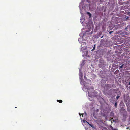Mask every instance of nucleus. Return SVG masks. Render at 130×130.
<instances>
[{
  "mask_svg": "<svg viewBox=\"0 0 130 130\" xmlns=\"http://www.w3.org/2000/svg\"><path fill=\"white\" fill-rule=\"evenodd\" d=\"M120 111L124 117H125L127 115V112L124 108H121L120 110Z\"/></svg>",
  "mask_w": 130,
  "mask_h": 130,
  "instance_id": "nucleus-1",
  "label": "nucleus"
},
{
  "mask_svg": "<svg viewBox=\"0 0 130 130\" xmlns=\"http://www.w3.org/2000/svg\"><path fill=\"white\" fill-rule=\"evenodd\" d=\"M107 113L105 110H101V112L99 114L104 117H106Z\"/></svg>",
  "mask_w": 130,
  "mask_h": 130,
  "instance_id": "nucleus-2",
  "label": "nucleus"
},
{
  "mask_svg": "<svg viewBox=\"0 0 130 130\" xmlns=\"http://www.w3.org/2000/svg\"><path fill=\"white\" fill-rule=\"evenodd\" d=\"M111 87V84H106L105 85L104 88V90L106 91L107 90H108L109 89H110Z\"/></svg>",
  "mask_w": 130,
  "mask_h": 130,
  "instance_id": "nucleus-3",
  "label": "nucleus"
},
{
  "mask_svg": "<svg viewBox=\"0 0 130 130\" xmlns=\"http://www.w3.org/2000/svg\"><path fill=\"white\" fill-rule=\"evenodd\" d=\"M98 111L99 110L98 109H97L96 110H95L94 111L93 113V115L95 118H97Z\"/></svg>",
  "mask_w": 130,
  "mask_h": 130,
  "instance_id": "nucleus-4",
  "label": "nucleus"
},
{
  "mask_svg": "<svg viewBox=\"0 0 130 130\" xmlns=\"http://www.w3.org/2000/svg\"><path fill=\"white\" fill-rule=\"evenodd\" d=\"M79 75L80 77V78L81 79L83 77V75L82 72H81V71L80 70H79Z\"/></svg>",
  "mask_w": 130,
  "mask_h": 130,
  "instance_id": "nucleus-5",
  "label": "nucleus"
},
{
  "mask_svg": "<svg viewBox=\"0 0 130 130\" xmlns=\"http://www.w3.org/2000/svg\"><path fill=\"white\" fill-rule=\"evenodd\" d=\"M119 72V70H116L114 72V74H117Z\"/></svg>",
  "mask_w": 130,
  "mask_h": 130,
  "instance_id": "nucleus-6",
  "label": "nucleus"
},
{
  "mask_svg": "<svg viewBox=\"0 0 130 130\" xmlns=\"http://www.w3.org/2000/svg\"><path fill=\"white\" fill-rule=\"evenodd\" d=\"M57 102H59V103H61L62 102V101L61 100H57Z\"/></svg>",
  "mask_w": 130,
  "mask_h": 130,
  "instance_id": "nucleus-7",
  "label": "nucleus"
},
{
  "mask_svg": "<svg viewBox=\"0 0 130 130\" xmlns=\"http://www.w3.org/2000/svg\"><path fill=\"white\" fill-rule=\"evenodd\" d=\"M117 101H116L115 103V104L114 105L115 106V107H116L117 106Z\"/></svg>",
  "mask_w": 130,
  "mask_h": 130,
  "instance_id": "nucleus-8",
  "label": "nucleus"
},
{
  "mask_svg": "<svg viewBox=\"0 0 130 130\" xmlns=\"http://www.w3.org/2000/svg\"><path fill=\"white\" fill-rule=\"evenodd\" d=\"M91 93V92L90 93L89 92H88V95L89 96L91 97L92 96L90 95Z\"/></svg>",
  "mask_w": 130,
  "mask_h": 130,
  "instance_id": "nucleus-9",
  "label": "nucleus"
},
{
  "mask_svg": "<svg viewBox=\"0 0 130 130\" xmlns=\"http://www.w3.org/2000/svg\"><path fill=\"white\" fill-rule=\"evenodd\" d=\"M87 14L89 15V18L91 17V15L90 13H89V12H87Z\"/></svg>",
  "mask_w": 130,
  "mask_h": 130,
  "instance_id": "nucleus-10",
  "label": "nucleus"
},
{
  "mask_svg": "<svg viewBox=\"0 0 130 130\" xmlns=\"http://www.w3.org/2000/svg\"><path fill=\"white\" fill-rule=\"evenodd\" d=\"M110 115L111 116H113L114 115V113L112 112H111L110 113Z\"/></svg>",
  "mask_w": 130,
  "mask_h": 130,
  "instance_id": "nucleus-11",
  "label": "nucleus"
},
{
  "mask_svg": "<svg viewBox=\"0 0 130 130\" xmlns=\"http://www.w3.org/2000/svg\"><path fill=\"white\" fill-rule=\"evenodd\" d=\"M95 45H94L93 48V49H92V50H94L95 49Z\"/></svg>",
  "mask_w": 130,
  "mask_h": 130,
  "instance_id": "nucleus-12",
  "label": "nucleus"
},
{
  "mask_svg": "<svg viewBox=\"0 0 130 130\" xmlns=\"http://www.w3.org/2000/svg\"><path fill=\"white\" fill-rule=\"evenodd\" d=\"M123 65H124L123 64V65H122L121 66H120V68H123Z\"/></svg>",
  "mask_w": 130,
  "mask_h": 130,
  "instance_id": "nucleus-13",
  "label": "nucleus"
},
{
  "mask_svg": "<svg viewBox=\"0 0 130 130\" xmlns=\"http://www.w3.org/2000/svg\"><path fill=\"white\" fill-rule=\"evenodd\" d=\"M87 122L89 124V125L91 127H92V125L90 124L88 122Z\"/></svg>",
  "mask_w": 130,
  "mask_h": 130,
  "instance_id": "nucleus-14",
  "label": "nucleus"
},
{
  "mask_svg": "<svg viewBox=\"0 0 130 130\" xmlns=\"http://www.w3.org/2000/svg\"><path fill=\"white\" fill-rule=\"evenodd\" d=\"M120 96H118L116 97V99L117 100L118 99V98H119Z\"/></svg>",
  "mask_w": 130,
  "mask_h": 130,
  "instance_id": "nucleus-15",
  "label": "nucleus"
},
{
  "mask_svg": "<svg viewBox=\"0 0 130 130\" xmlns=\"http://www.w3.org/2000/svg\"><path fill=\"white\" fill-rule=\"evenodd\" d=\"M113 32L112 31H111L109 32V34H111Z\"/></svg>",
  "mask_w": 130,
  "mask_h": 130,
  "instance_id": "nucleus-16",
  "label": "nucleus"
},
{
  "mask_svg": "<svg viewBox=\"0 0 130 130\" xmlns=\"http://www.w3.org/2000/svg\"><path fill=\"white\" fill-rule=\"evenodd\" d=\"M91 89L92 90V91H94V89L93 88H91Z\"/></svg>",
  "mask_w": 130,
  "mask_h": 130,
  "instance_id": "nucleus-17",
  "label": "nucleus"
},
{
  "mask_svg": "<svg viewBox=\"0 0 130 130\" xmlns=\"http://www.w3.org/2000/svg\"><path fill=\"white\" fill-rule=\"evenodd\" d=\"M83 122L84 123H85V122H87L85 120H83Z\"/></svg>",
  "mask_w": 130,
  "mask_h": 130,
  "instance_id": "nucleus-18",
  "label": "nucleus"
},
{
  "mask_svg": "<svg viewBox=\"0 0 130 130\" xmlns=\"http://www.w3.org/2000/svg\"><path fill=\"white\" fill-rule=\"evenodd\" d=\"M128 89H128V90H130V86L129 87Z\"/></svg>",
  "mask_w": 130,
  "mask_h": 130,
  "instance_id": "nucleus-19",
  "label": "nucleus"
},
{
  "mask_svg": "<svg viewBox=\"0 0 130 130\" xmlns=\"http://www.w3.org/2000/svg\"><path fill=\"white\" fill-rule=\"evenodd\" d=\"M128 85H130V82L128 83Z\"/></svg>",
  "mask_w": 130,
  "mask_h": 130,
  "instance_id": "nucleus-20",
  "label": "nucleus"
},
{
  "mask_svg": "<svg viewBox=\"0 0 130 130\" xmlns=\"http://www.w3.org/2000/svg\"><path fill=\"white\" fill-rule=\"evenodd\" d=\"M125 3H126V2H124V3L125 4H126Z\"/></svg>",
  "mask_w": 130,
  "mask_h": 130,
  "instance_id": "nucleus-21",
  "label": "nucleus"
},
{
  "mask_svg": "<svg viewBox=\"0 0 130 130\" xmlns=\"http://www.w3.org/2000/svg\"><path fill=\"white\" fill-rule=\"evenodd\" d=\"M111 119L112 120V119H113V118H111Z\"/></svg>",
  "mask_w": 130,
  "mask_h": 130,
  "instance_id": "nucleus-22",
  "label": "nucleus"
},
{
  "mask_svg": "<svg viewBox=\"0 0 130 130\" xmlns=\"http://www.w3.org/2000/svg\"><path fill=\"white\" fill-rule=\"evenodd\" d=\"M90 31V30L89 31H87V32H89V31Z\"/></svg>",
  "mask_w": 130,
  "mask_h": 130,
  "instance_id": "nucleus-23",
  "label": "nucleus"
},
{
  "mask_svg": "<svg viewBox=\"0 0 130 130\" xmlns=\"http://www.w3.org/2000/svg\"><path fill=\"white\" fill-rule=\"evenodd\" d=\"M87 1L88 2H88V0H87Z\"/></svg>",
  "mask_w": 130,
  "mask_h": 130,
  "instance_id": "nucleus-24",
  "label": "nucleus"
},
{
  "mask_svg": "<svg viewBox=\"0 0 130 130\" xmlns=\"http://www.w3.org/2000/svg\"><path fill=\"white\" fill-rule=\"evenodd\" d=\"M128 18H128V17H127V19H128Z\"/></svg>",
  "mask_w": 130,
  "mask_h": 130,
  "instance_id": "nucleus-25",
  "label": "nucleus"
},
{
  "mask_svg": "<svg viewBox=\"0 0 130 130\" xmlns=\"http://www.w3.org/2000/svg\"><path fill=\"white\" fill-rule=\"evenodd\" d=\"M94 93V92H92V93Z\"/></svg>",
  "mask_w": 130,
  "mask_h": 130,
  "instance_id": "nucleus-26",
  "label": "nucleus"
},
{
  "mask_svg": "<svg viewBox=\"0 0 130 130\" xmlns=\"http://www.w3.org/2000/svg\"><path fill=\"white\" fill-rule=\"evenodd\" d=\"M95 92V93H96L95 94H96V92Z\"/></svg>",
  "mask_w": 130,
  "mask_h": 130,
  "instance_id": "nucleus-27",
  "label": "nucleus"
},
{
  "mask_svg": "<svg viewBox=\"0 0 130 130\" xmlns=\"http://www.w3.org/2000/svg\"><path fill=\"white\" fill-rule=\"evenodd\" d=\"M80 116H81V114L80 113Z\"/></svg>",
  "mask_w": 130,
  "mask_h": 130,
  "instance_id": "nucleus-28",
  "label": "nucleus"
},
{
  "mask_svg": "<svg viewBox=\"0 0 130 130\" xmlns=\"http://www.w3.org/2000/svg\"><path fill=\"white\" fill-rule=\"evenodd\" d=\"M128 128L127 127V129H128Z\"/></svg>",
  "mask_w": 130,
  "mask_h": 130,
  "instance_id": "nucleus-29",
  "label": "nucleus"
}]
</instances>
